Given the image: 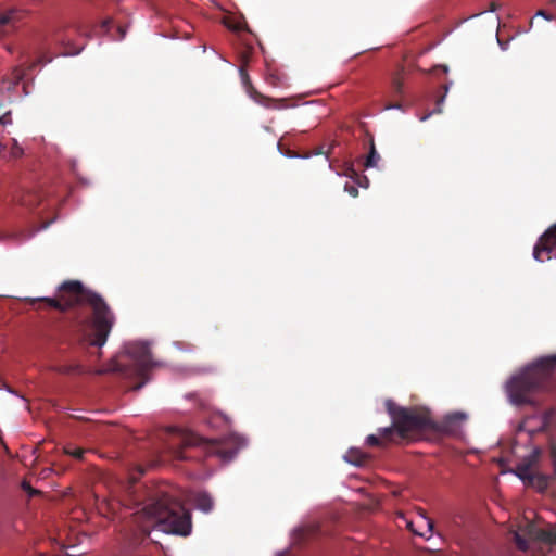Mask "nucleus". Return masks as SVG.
<instances>
[{"instance_id": "nucleus-11", "label": "nucleus", "mask_w": 556, "mask_h": 556, "mask_svg": "<svg viewBox=\"0 0 556 556\" xmlns=\"http://www.w3.org/2000/svg\"><path fill=\"white\" fill-rule=\"evenodd\" d=\"M41 201L42 194L36 190L25 191L20 199L21 205L29 208L37 206Z\"/></svg>"}, {"instance_id": "nucleus-10", "label": "nucleus", "mask_w": 556, "mask_h": 556, "mask_svg": "<svg viewBox=\"0 0 556 556\" xmlns=\"http://www.w3.org/2000/svg\"><path fill=\"white\" fill-rule=\"evenodd\" d=\"M23 17L24 12L17 9L0 11V38L15 31Z\"/></svg>"}, {"instance_id": "nucleus-16", "label": "nucleus", "mask_w": 556, "mask_h": 556, "mask_svg": "<svg viewBox=\"0 0 556 556\" xmlns=\"http://www.w3.org/2000/svg\"><path fill=\"white\" fill-rule=\"evenodd\" d=\"M403 74L404 68L402 67L392 78L391 87L394 97H401L404 92Z\"/></svg>"}, {"instance_id": "nucleus-19", "label": "nucleus", "mask_w": 556, "mask_h": 556, "mask_svg": "<svg viewBox=\"0 0 556 556\" xmlns=\"http://www.w3.org/2000/svg\"><path fill=\"white\" fill-rule=\"evenodd\" d=\"M366 443L370 446H384L388 443H391L387 439L382 438L380 433V428L378 429V434H369L366 438Z\"/></svg>"}, {"instance_id": "nucleus-6", "label": "nucleus", "mask_w": 556, "mask_h": 556, "mask_svg": "<svg viewBox=\"0 0 556 556\" xmlns=\"http://www.w3.org/2000/svg\"><path fill=\"white\" fill-rule=\"evenodd\" d=\"M172 455L178 460H202L207 455H216L222 459H231L237 451L228 448L219 440H204L193 432H184L176 438L170 446Z\"/></svg>"}, {"instance_id": "nucleus-18", "label": "nucleus", "mask_w": 556, "mask_h": 556, "mask_svg": "<svg viewBox=\"0 0 556 556\" xmlns=\"http://www.w3.org/2000/svg\"><path fill=\"white\" fill-rule=\"evenodd\" d=\"M554 417V412L553 410H548V412H545L541 418V424L540 426L536 428V429H531L529 430V432L531 434L535 433V432H540V431H544L546 430L551 422H552V419Z\"/></svg>"}, {"instance_id": "nucleus-24", "label": "nucleus", "mask_w": 556, "mask_h": 556, "mask_svg": "<svg viewBox=\"0 0 556 556\" xmlns=\"http://www.w3.org/2000/svg\"><path fill=\"white\" fill-rule=\"evenodd\" d=\"M12 116L11 111L5 112L3 115L0 116V126H7L12 124Z\"/></svg>"}, {"instance_id": "nucleus-36", "label": "nucleus", "mask_w": 556, "mask_h": 556, "mask_svg": "<svg viewBox=\"0 0 556 556\" xmlns=\"http://www.w3.org/2000/svg\"><path fill=\"white\" fill-rule=\"evenodd\" d=\"M444 100V96H442L439 100H438V105H441V103L443 102Z\"/></svg>"}, {"instance_id": "nucleus-13", "label": "nucleus", "mask_w": 556, "mask_h": 556, "mask_svg": "<svg viewBox=\"0 0 556 556\" xmlns=\"http://www.w3.org/2000/svg\"><path fill=\"white\" fill-rule=\"evenodd\" d=\"M368 136H369V140H368V142H369V153H368V155L366 157V161L364 163L365 168L376 167L378 165V162L380 161V155H379V153L376 150L374 137L371 135H368Z\"/></svg>"}, {"instance_id": "nucleus-25", "label": "nucleus", "mask_w": 556, "mask_h": 556, "mask_svg": "<svg viewBox=\"0 0 556 556\" xmlns=\"http://www.w3.org/2000/svg\"><path fill=\"white\" fill-rule=\"evenodd\" d=\"M344 190L353 198L358 195V188L353 184H345Z\"/></svg>"}, {"instance_id": "nucleus-34", "label": "nucleus", "mask_w": 556, "mask_h": 556, "mask_svg": "<svg viewBox=\"0 0 556 556\" xmlns=\"http://www.w3.org/2000/svg\"><path fill=\"white\" fill-rule=\"evenodd\" d=\"M349 172H350L349 175H351V177L358 176V174L353 168H349Z\"/></svg>"}, {"instance_id": "nucleus-12", "label": "nucleus", "mask_w": 556, "mask_h": 556, "mask_svg": "<svg viewBox=\"0 0 556 556\" xmlns=\"http://www.w3.org/2000/svg\"><path fill=\"white\" fill-rule=\"evenodd\" d=\"M23 77H24L23 68L18 67V66L14 67L11 77L5 78L3 80V88H5L8 91L13 90L20 84V81L23 79Z\"/></svg>"}, {"instance_id": "nucleus-23", "label": "nucleus", "mask_w": 556, "mask_h": 556, "mask_svg": "<svg viewBox=\"0 0 556 556\" xmlns=\"http://www.w3.org/2000/svg\"><path fill=\"white\" fill-rule=\"evenodd\" d=\"M251 54H252L251 49H245L242 52H240V62H241L240 66H243L244 68L248 66V64L251 60Z\"/></svg>"}, {"instance_id": "nucleus-22", "label": "nucleus", "mask_w": 556, "mask_h": 556, "mask_svg": "<svg viewBox=\"0 0 556 556\" xmlns=\"http://www.w3.org/2000/svg\"><path fill=\"white\" fill-rule=\"evenodd\" d=\"M226 26L231 29V30H235V31H241L245 28L247 24L244 21H240V20H237V21H228V22H225Z\"/></svg>"}, {"instance_id": "nucleus-28", "label": "nucleus", "mask_w": 556, "mask_h": 556, "mask_svg": "<svg viewBox=\"0 0 556 556\" xmlns=\"http://www.w3.org/2000/svg\"><path fill=\"white\" fill-rule=\"evenodd\" d=\"M117 31H118V40H122L124 37H125V34H126V30L123 26H118L117 27Z\"/></svg>"}, {"instance_id": "nucleus-35", "label": "nucleus", "mask_w": 556, "mask_h": 556, "mask_svg": "<svg viewBox=\"0 0 556 556\" xmlns=\"http://www.w3.org/2000/svg\"><path fill=\"white\" fill-rule=\"evenodd\" d=\"M439 68H441L444 73H447V71H448V70H447V66H444V65L439 66Z\"/></svg>"}, {"instance_id": "nucleus-31", "label": "nucleus", "mask_w": 556, "mask_h": 556, "mask_svg": "<svg viewBox=\"0 0 556 556\" xmlns=\"http://www.w3.org/2000/svg\"><path fill=\"white\" fill-rule=\"evenodd\" d=\"M497 41H498V45L501 46V48H502L503 50H506V49H507V47H508V41L503 42L498 37H497Z\"/></svg>"}, {"instance_id": "nucleus-17", "label": "nucleus", "mask_w": 556, "mask_h": 556, "mask_svg": "<svg viewBox=\"0 0 556 556\" xmlns=\"http://www.w3.org/2000/svg\"><path fill=\"white\" fill-rule=\"evenodd\" d=\"M197 507L200 508L204 513H208L213 508V500L206 493H199L195 496Z\"/></svg>"}, {"instance_id": "nucleus-14", "label": "nucleus", "mask_w": 556, "mask_h": 556, "mask_svg": "<svg viewBox=\"0 0 556 556\" xmlns=\"http://www.w3.org/2000/svg\"><path fill=\"white\" fill-rule=\"evenodd\" d=\"M344 459L355 466H364L368 460V456L358 450H350Z\"/></svg>"}, {"instance_id": "nucleus-4", "label": "nucleus", "mask_w": 556, "mask_h": 556, "mask_svg": "<svg viewBox=\"0 0 556 556\" xmlns=\"http://www.w3.org/2000/svg\"><path fill=\"white\" fill-rule=\"evenodd\" d=\"M386 408L392 424L389 427L380 428V433L390 442L402 443L432 427L428 410L418 407H402L392 400L386 401Z\"/></svg>"}, {"instance_id": "nucleus-37", "label": "nucleus", "mask_w": 556, "mask_h": 556, "mask_svg": "<svg viewBox=\"0 0 556 556\" xmlns=\"http://www.w3.org/2000/svg\"><path fill=\"white\" fill-rule=\"evenodd\" d=\"M443 88H444V91H445V93H446V92H447V90H448V85H447V84H444V85H443Z\"/></svg>"}, {"instance_id": "nucleus-7", "label": "nucleus", "mask_w": 556, "mask_h": 556, "mask_svg": "<svg viewBox=\"0 0 556 556\" xmlns=\"http://www.w3.org/2000/svg\"><path fill=\"white\" fill-rule=\"evenodd\" d=\"M542 453L541 447H535L532 453L516 467L518 478L527 486H532L541 493L545 492L551 482L556 479V444L551 443L548 448L553 475H545L536 470Z\"/></svg>"}, {"instance_id": "nucleus-30", "label": "nucleus", "mask_w": 556, "mask_h": 556, "mask_svg": "<svg viewBox=\"0 0 556 556\" xmlns=\"http://www.w3.org/2000/svg\"><path fill=\"white\" fill-rule=\"evenodd\" d=\"M536 15H540V16H543L544 18L551 21L553 20V17L551 15H548L544 10H540Z\"/></svg>"}, {"instance_id": "nucleus-9", "label": "nucleus", "mask_w": 556, "mask_h": 556, "mask_svg": "<svg viewBox=\"0 0 556 556\" xmlns=\"http://www.w3.org/2000/svg\"><path fill=\"white\" fill-rule=\"evenodd\" d=\"M240 76L242 79V84L245 87L248 94L260 105L265 106L267 109H276L281 110L287 108L285 99H271L258 92L252 85L251 79L249 77L247 68L240 66L239 68Z\"/></svg>"}, {"instance_id": "nucleus-26", "label": "nucleus", "mask_w": 556, "mask_h": 556, "mask_svg": "<svg viewBox=\"0 0 556 556\" xmlns=\"http://www.w3.org/2000/svg\"><path fill=\"white\" fill-rule=\"evenodd\" d=\"M22 488H23V490H25L26 492H28L30 496H33V495H35V494H37V493H38V491H37V490H35V489H33V488L30 486V484H29L27 481H23V482H22Z\"/></svg>"}, {"instance_id": "nucleus-39", "label": "nucleus", "mask_w": 556, "mask_h": 556, "mask_svg": "<svg viewBox=\"0 0 556 556\" xmlns=\"http://www.w3.org/2000/svg\"><path fill=\"white\" fill-rule=\"evenodd\" d=\"M79 50L75 51V52H71L72 54H78Z\"/></svg>"}, {"instance_id": "nucleus-1", "label": "nucleus", "mask_w": 556, "mask_h": 556, "mask_svg": "<svg viewBox=\"0 0 556 556\" xmlns=\"http://www.w3.org/2000/svg\"><path fill=\"white\" fill-rule=\"evenodd\" d=\"M116 514L117 507L136 509L127 521L130 545H139L153 528L169 534L187 536L191 533V515L179 501L161 489H147L129 480L123 493L110 502Z\"/></svg>"}, {"instance_id": "nucleus-21", "label": "nucleus", "mask_w": 556, "mask_h": 556, "mask_svg": "<svg viewBox=\"0 0 556 556\" xmlns=\"http://www.w3.org/2000/svg\"><path fill=\"white\" fill-rule=\"evenodd\" d=\"M9 153L11 159L16 160L23 156L24 150L15 139H12V146L10 148Z\"/></svg>"}, {"instance_id": "nucleus-38", "label": "nucleus", "mask_w": 556, "mask_h": 556, "mask_svg": "<svg viewBox=\"0 0 556 556\" xmlns=\"http://www.w3.org/2000/svg\"><path fill=\"white\" fill-rule=\"evenodd\" d=\"M428 118V115L421 117V121H426Z\"/></svg>"}, {"instance_id": "nucleus-32", "label": "nucleus", "mask_w": 556, "mask_h": 556, "mask_svg": "<svg viewBox=\"0 0 556 556\" xmlns=\"http://www.w3.org/2000/svg\"><path fill=\"white\" fill-rule=\"evenodd\" d=\"M496 9H497V4H496V2H491V3H490V11H492V12H493V11H495Z\"/></svg>"}, {"instance_id": "nucleus-15", "label": "nucleus", "mask_w": 556, "mask_h": 556, "mask_svg": "<svg viewBox=\"0 0 556 556\" xmlns=\"http://www.w3.org/2000/svg\"><path fill=\"white\" fill-rule=\"evenodd\" d=\"M53 371L60 374V375H79L83 372V367L79 364H63V365H55L53 368Z\"/></svg>"}, {"instance_id": "nucleus-3", "label": "nucleus", "mask_w": 556, "mask_h": 556, "mask_svg": "<svg viewBox=\"0 0 556 556\" xmlns=\"http://www.w3.org/2000/svg\"><path fill=\"white\" fill-rule=\"evenodd\" d=\"M556 354L542 356L513 376L506 383V392L514 405H532V396L554 387Z\"/></svg>"}, {"instance_id": "nucleus-27", "label": "nucleus", "mask_w": 556, "mask_h": 556, "mask_svg": "<svg viewBox=\"0 0 556 556\" xmlns=\"http://www.w3.org/2000/svg\"><path fill=\"white\" fill-rule=\"evenodd\" d=\"M391 109H399V110H402L403 109V105L400 103V102H395V103H389L386 105L384 110H391Z\"/></svg>"}, {"instance_id": "nucleus-5", "label": "nucleus", "mask_w": 556, "mask_h": 556, "mask_svg": "<svg viewBox=\"0 0 556 556\" xmlns=\"http://www.w3.org/2000/svg\"><path fill=\"white\" fill-rule=\"evenodd\" d=\"M126 354L129 357L128 363L112 361L97 374L118 372L127 379L138 380L131 387V390L138 391L149 381L148 372L156 363L152 361L150 346L144 342L129 343L126 346Z\"/></svg>"}, {"instance_id": "nucleus-33", "label": "nucleus", "mask_w": 556, "mask_h": 556, "mask_svg": "<svg viewBox=\"0 0 556 556\" xmlns=\"http://www.w3.org/2000/svg\"><path fill=\"white\" fill-rule=\"evenodd\" d=\"M517 542H518L519 548H521V549L526 548V543L523 541L518 540Z\"/></svg>"}, {"instance_id": "nucleus-29", "label": "nucleus", "mask_w": 556, "mask_h": 556, "mask_svg": "<svg viewBox=\"0 0 556 556\" xmlns=\"http://www.w3.org/2000/svg\"><path fill=\"white\" fill-rule=\"evenodd\" d=\"M111 23H112V20H110V18H108V20L103 21V22H102V25H101V28H102L103 30H105V31H106V30H109V26L111 25Z\"/></svg>"}, {"instance_id": "nucleus-20", "label": "nucleus", "mask_w": 556, "mask_h": 556, "mask_svg": "<svg viewBox=\"0 0 556 556\" xmlns=\"http://www.w3.org/2000/svg\"><path fill=\"white\" fill-rule=\"evenodd\" d=\"M64 453L66 455H70L76 459H83L84 455L86 453V450L81 447H72L71 445H67L64 447Z\"/></svg>"}, {"instance_id": "nucleus-2", "label": "nucleus", "mask_w": 556, "mask_h": 556, "mask_svg": "<svg viewBox=\"0 0 556 556\" xmlns=\"http://www.w3.org/2000/svg\"><path fill=\"white\" fill-rule=\"evenodd\" d=\"M27 305L36 311L54 309L65 313L77 304H87L91 307L92 318L77 323L80 340L93 345L102 346L115 321L111 308L98 293L86 289L80 281L67 280L59 286L54 298H25Z\"/></svg>"}, {"instance_id": "nucleus-8", "label": "nucleus", "mask_w": 556, "mask_h": 556, "mask_svg": "<svg viewBox=\"0 0 556 556\" xmlns=\"http://www.w3.org/2000/svg\"><path fill=\"white\" fill-rule=\"evenodd\" d=\"M553 254L556 257V223L544 231L533 248V257L538 262L551 260Z\"/></svg>"}]
</instances>
